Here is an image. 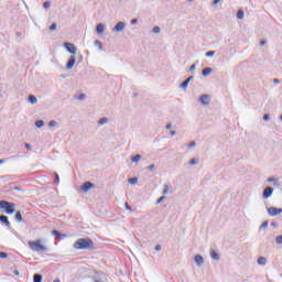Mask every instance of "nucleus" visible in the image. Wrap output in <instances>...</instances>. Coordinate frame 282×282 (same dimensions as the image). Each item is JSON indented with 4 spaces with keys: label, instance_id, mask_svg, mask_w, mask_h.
Masks as SVG:
<instances>
[{
    "label": "nucleus",
    "instance_id": "obj_46",
    "mask_svg": "<svg viewBox=\"0 0 282 282\" xmlns=\"http://www.w3.org/2000/svg\"><path fill=\"white\" fill-rule=\"evenodd\" d=\"M54 30H56V23H52L50 26L51 32H54Z\"/></svg>",
    "mask_w": 282,
    "mask_h": 282
},
{
    "label": "nucleus",
    "instance_id": "obj_23",
    "mask_svg": "<svg viewBox=\"0 0 282 282\" xmlns=\"http://www.w3.org/2000/svg\"><path fill=\"white\" fill-rule=\"evenodd\" d=\"M109 122V119L107 117L100 118L98 121V124L102 126V124H107Z\"/></svg>",
    "mask_w": 282,
    "mask_h": 282
},
{
    "label": "nucleus",
    "instance_id": "obj_59",
    "mask_svg": "<svg viewBox=\"0 0 282 282\" xmlns=\"http://www.w3.org/2000/svg\"><path fill=\"white\" fill-rule=\"evenodd\" d=\"M271 226H272L273 228H276L279 225H278L276 223H271Z\"/></svg>",
    "mask_w": 282,
    "mask_h": 282
},
{
    "label": "nucleus",
    "instance_id": "obj_47",
    "mask_svg": "<svg viewBox=\"0 0 282 282\" xmlns=\"http://www.w3.org/2000/svg\"><path fill=\"white\" fill-rule=\"evenodd\" d=\"M197 68L196 64H192L189 67V72H195V69Z\"/></svg>",
    "mask_w": 282,
    "mask_h": 282
},
{
    "label": "nucleus",
    "instance_id": "obj_51",
    "mask_svg": "<svg viewBox=\"0 0 282 282\" xmlns=\"http://www.w3.org/2000/svg\"><path fill=\"white\" fill-rule=\"evenodd\" d=\"M24 147H25V149H26L28 151H30V150L32 149V145H31L30 143H25Z\"/></svg>",
    "mask_w": 282,
    "mask_h": 282
},
{
    "label": "nucleus",
    "instance_id": "obj_2",
    "mask_svg": "<svg viewBox=\"0 0 282 282\" xmlns=\"http://www.w3.org/2000/svg\"><path fill=\"white\" fill-rule=\"evenodd\" d=\"M0 210H3L6 215H14V213H17V204L8 200H0Z\"/></svg>",
    "mask_w": 282,
    "mask_h": 282
},
{
    "label": "nucleus",
    "instance_id": "obj_40",
    "mask_svg": "<svg viewBox=\"0 0 282 282\" xmlns=\"http://www.w3.org/2000/svg\"><path fill=\"white\" fill-rule=\"evenodd\" d=\"M58 124V122L54 121V120H51L48 122V127H56Z\"/></svg>",
    "mask_w": 282,
    "mask_h": 282
},
{
    "label": "nucleus",
    "instance_id": "obj_54",
    "mask_svg": "<svg viewBox=\"0 0 282 282\" xmlns=\"http://www.w3.org/2000/svg\"><path fill=\"white\" fill-rule=\"evenodd\" d=\"M176 134H177V131H175V130H172V131L170 132V135H171V137L176 135Z\"/></svg>",
    "mask_w": 282,
    "mask_h": 282
},
{
    "label": "nucleus",
    "instance_id": "obj_64",
    "mask_svg": "<svg viewBox=\"0 0 282 282\" xmlns=\"http://www.w3.org/2000/svg\"><path fill=\"white\" fill-rule=\"evenodd\" d=\"M280 120H281V122H282V115L280 116Z\"/></svg>",
    "mask_w": 282,
    "mask_h": 282
},
{
    "label": "nucleus",
    "instance_id": "obj_28",
    "mask_svg": "<svg viewBox=\"0 0 282 282\" xmlns=\"http://www.w3.org/2000/svg\"><path fill=\"white\" fill-rule=\"evenodd\" d=\"M206 58H213L215 56V51H209L205 53Z\"/></svg>",
    "mask_w": 282,
    "mask_h": 282
},
{
    "label": "nucleus",
    "instance_id": "obj_19",
    "mask_svg": "<svg viewBox=\"0 0 282 282\" xmlns=\"http://www.w3.org/2000/svg\"><path fill=\"white\" fill-rule=\"evenodd\" d=\"M33 282H43V275L41 273H35L33 275Z\"/></svg>",
    "mask_w": 282,
    "mask_h": 282
},
{
    "label": "nucleus",
    "instance_id": "obj_17",
    "mask_svg": "<svg viewBox=\"0 0 282 282\" xmlns=\"http://www.w3.org/2000/svg\"><path fill=\"white\" fill-rule=\"evenodd\" d=\"M257 263L258 265H265V263H268V259L265 257H259Z\"/></svg>",
    "mask_w": 282,
    "mask_h": 282
},
{
    "label": "nucleus",
    "instance_id": "obj_32",
    "mask_svg": "<svg viewBox=\"0 0 282 282\" xmlns=\"http://www.w3.org/2000/svg\"><path fill=\"white\" fill-rule=\"evenodd\" d=\"M268 182L273 184V186H276V184H278L276 178H274V177H269Z\"/></svg>",
    "mask_w": 282,
    "mask_h": 282
},
{
    "label": "nucleus",
    "instance_id": "obj_21",
    "mask_svg": "<svg viewBox=\"0 0 282 282\" xmlns=\"http://www.w3.org/2000/svg\"><path fill=\"white\" fill-rule=\"evenodd\" d=\"M210 257L214 259V261H219V253H217V251L213 250L210 252Z\"/></svg>",
    "mask_w": 282,
    "mask_h": 282
},
{
    "label": "nucleus",
    "instance_id": "obj_34",
    "mask_svg": "<svg viewBox=\"0 0 282 282\" xmlns=\"http://www.w3.org/2000/svg\"><path fill=\"white\" fill-rule=\"evenodd\" d=\"M275 243H278V246H281V243H282V235H280V236H278L275 238Z\"/></svg>",
    "mask_w": 282,
    "mask_h": 282
},
{
    "label": "nucleus",
    "instance_id": "obj_35",
    "mask_svg": "<svg viewBox=\"0 0 282 282\" xmlns=\"http://www.w3.org/2000/svg\"><path fill=\"white\" fill-rule=\"evenodd\" d=\"M237 19H239V20L243 19V10H239L237 12Z\"/></svg>",
    "mask_w": 282,
    "mask_h": 282
},
{
    "label": "nucleus",
    "instance_id": "obj_55",
    "mask_svg": "<svg viewBox=\"0 0 282 282\" xmlns=\"http://www.w3.org/2000/svg\"><path fill=\"white\" fill-rule=\"evenodd\" d=\"M12 191H22L20 186L12 187Z\"/></svg>",
    "mask_w": 282,
    "mask_h": 282
},
{
    "label": "nucleus",
    "instance_id": "obj_18",
    "mask_svg": "<svg viewBox=\"0 0 282 282\" xmlns=\"http://www.w3.org/2000/svg\"><path fill=\"white\" fill-rule=\"evenodd\" d=\"M53 177H54V184L55 186H58V184H61V176H58L57 172L53 173Z\"/></svg>",
    "mask_w": 282,
    "mask_h": 282
},
{
    "label": "nucleus",
    "instance_id": "obj_3",
    "mask_svg": "<svg viewBox=\"0 0 282 282\" xmlns=\"http://www.w3.org/2000/svg\"><path fill=\"white\" fill-rule=\"evenodd\" d=\"M41 243H42V241H41V239H39L35 241H29L28 246H29V248H31V250H33V252H48L50 249Z\"/></svg>",
    "mask_w": 282,
    "mask_h": 282
},
{
    "label": "nucleus",
    "instance_id": "obj_48",
    "mask_svg": "<svg viewBox=\"0 0 282 282\" xmlns=\"http://www.w3.org/2000/svg\"><path fill=\"white\" fill-rule=\"evenodd\" d=\"M272 83H274L275 85H279V84L281 83V79H279V78H273V79H272Z\"/></svg>",
    "mask_w": 282,
    "mask_h": 282
},
{
    "label": "nucleus",
    "instance_id": "obj_25",
    "mask_svg": "<svg viewBox=\"0 0 282 282\" xmlns=\"http://www.w3.org/2000/svg\"><path fill=\"white\" fill-rule=\"evenodd\" d=\"M141 160H142V155H141V154H137V155H134V156L131 159V161L134 162V163H137V162H139V161H141Z\"/></svg>",
    "mask_w": 282,
    "mask_h": 282
},
{
    "label": "nucleus",
    "instance_id": "obj_12",
    "mask_svg": "<svg viewBox=\"0 0 282 282\" xmlns=\"http://www.w3.org/2000/svg\"><path fill=\"white\" fill-rule=\"evenodd\" d=\"M52 235L53 237H55L56 239H65V237H67V235L62 234L61 231L54 229L52 230Z\"/></svg>",
    "mask_w": 282,
    "mask_h": 282
},
{
    "label": "nucleus",
    "instance_id": "obj_58",
    "mask_svg": "<svg viewBox=\"0 0 282 282\" xmlns=\"http://www.w3.org/2000/svg\"><path fill=\"white\" fill-rule=\"evenodd\" d=\"M13 274H14L15 276H19V274H20V273H19V270H14V271H13Z\"/></svg>",
    "mask_w": 282,
    "mask_h": 282
},
{
    "label": "nucleus",
    "instance_id": "obj_29",
    "mask_svg": "<svg viewBox=\"0 0 282 282\" xmlns=\"http://www.w3.org/2000/svg\"><path fill=\"white\" fill-rule=\"evenodd\" d=\"M128 182H129V184H138V177H130L129 180H128Z\"/></svg>",
    "mask_w": 282,
    "mask_h": 282
},
{
    "label": "nucleus",
    "instance_id": "obj_9",
    "mask_svg": "<svg viewBox=\"0 0 282 282\" xmlns=\"http://www.w3.org/2000/svg\"><path fill=\"white\" fill-rule=\"evenodd\" d=\"M199 102H202L203 105H210V95L208 94H203L199 97Z\"/></svg>",
    "mask_w": 282,
    "mask_h": 282
},
{
    "label": "nucleus",
    "instance_id": "obj_56",
    "mask_svg": "<svg viewBox=\"0 0 282 282\" xmlns=\"http://www.w3.org/2000/svg\"><path fill=\"white\" fill-rule=\"evenodd\" d=\"M263 45H265V40H262V41L260 42V47H263Z\"/></svg>",
    "mask_w": 282,
    "mask_h": 282
},
{
    "label": "nucleus",
    "instance_id": "obj_45",
    "mask_svg": "<svg viewBox=\"0 0 282 282\" xmlns=\"http://www.w3.org/2000/svg\"><path fill=\"white\" fill-rule=\"evenodd\" d=\"M86 98V95L85 94H80L78 97H77V100H85Z\"/></svg>",
    "mask_w": 282,
    "mask_h": 282
},
{
    "label": "nucleus",
    "instance_id": "obj_53",
    "mask_svg": "<svg viewBox=\"0 0 282 282\" xmlns=\"http://www.w3.org/2000/svg\"><path fill=\"white\" fill-rule=\"evenodd\" d=\"M165 129H167V130L173 129V124H172V123H167V124L165 126Z\"/></svg>",
    "mask_w": 282,
    "mask_h": 282
},
{
    "label": "nucleus",
    "instance_id": "obj_52",
    "mask_svg": "<svg viewBox=\"0 0 282 282\" xmlns=\"http://www.w3.org/2000/svg\"><path fill=\"white\" fill-rule=\"evenodd\" d=\"M130 23H131V25H137L138 19H132Z\"/></svg>",
    "mask_w": 282,
    "mask_h": 282
},
{
    "label": "nucleus",
    "instance_id": "obj_36",
    "mask_svg": "<svg viewBox=\"0 0 282 282\" xmlns=\"http://www.w3.org/2000/svg\"><path fill=\"white\" fill-rule=\"evenodd\" d=\"M189 164H191V166H194V164H199V160L192 159V160H189Z\"/></svg>",
    "mask_w": 282,
    "mask_h": 282
},
{
    "label": "nucleus",
    "instance_id": "obj_1",
    "mask_svg": "<svg viewBox=\"0 0 282 282\" xmlns=\"http://www.w3.org/2000/svg\"><path fill=\"white\" fill-rule=\"evenodd\" d=\"M74 250H87L88 252H91L93 250H96V245L94 243V240L89 237L85 238H78L73 243Z\"/></svg>",
    "mask_w": 282,
    "mask_h": 282
},
{
    "label": "nucleus",
    "instance_id": "obj_61",
    "mask_svg": "<svg viewBox=\"0 0 282 282\" xmlns=\"http://www.w3.org/2000/svg\"><path fill=\"white\" fill-rule=\"evenodd\" d=\"M0 164H6V160H0Z\"/></svg>",
    "mask_w": 282,
    "mask_h": 282
},
{
    "label": "nucleus",
    "instance_id": "obj_60",
    "mask_svg": "<svg viewBox=\"0 0 282 282\" xmlns=\"http://www.w3.org/2000/svg\"><path fill=\"white\" fill-rule=\"evenodd\" d=\"M193 78H195L194 76H189L186 80H188V83H191V80H193Z\"/></svg>",
    "mask_w": 282,
    "mask_h": 282
},
{
    "label": "nucleus",
    "instance_id": "obj_14",
    "mask_svg": "<svg viewBox=\"0 0 282 282\" xmlns=\"http://www.w3.org/2000/svg\"><path fill=\"white\" fill-rule=\"evenodd\" d=\"M210 74H213L212 67H206L202 70V76H204V78H206L207 76H210Z\"/></svg>",
    "mask_w": 282,
    "mask_h": 282
},
{
    "label": "nucleus",
    "instance_id": "obj_33",
    "mask_svg": "<svg viewBox=\"0 0 282 282\" xmlns=\"http://www.w3.org/2000/svg\"><path fill=\"white\" fill-rule=\"evenodd\" d=\"M268 225H269L268 220H264V221L261 224V226H260V230H263V229L268 228Z\"/></svg>",
    "mask_w": 282,
    "mask_h": 282
},
{
    "label": "nucleus",
    "instance_id": "obj_20",
    "mask_svg": "<svg viewBox=\"0 0 282 282\" xmlns=\"http://www.w3.org/2000/svg\"><path fill=\"white\" fill-rule=\"evenodd\" d=\"M29 102L31 105H36V102H39V100L36 99V96L34 95H29Z\"/></svg>",
    "mask_w": 282,
    "mask_h": 282
},
{
    "label": "nucleus",
    "instance_id": "obj_10",
    "mask_svg": "<svg viewBox=\"0 0 282 282\" xmlns=\"http://www.w3.org/2000/svg\"><path fill=\"white\" fill-rule=\"evenodd\" d=\"M74 65H76V57L75 56H70L67 61V64H66V69H73L74 68Z\"/></svg>",
    "mask_w": 282,
    "mask_h": 282
},
{
    "label": "nucleus",
    "instance_id": "obj_62",
    "mask_svg": "<svg viewBox=\"0 0 282 282\" xmlns=\"http://www.w3.org/2000/svg\"><path fill=\"white\" fill-rule=\"evenodd\" d=\"M53 282H61V280L56 279V280H54Z\"/></svg>",
    "mask_w": 282,
    "mask_h": 282
},
{
    "label": "nucleus",
    "instance_id": "obj_26",
    "mask_svg": "<svg viewBox=\"0 0 282 282\" xmlns=\"http://www.w3.org/2000/svg\"><path fill=\"white\" fill-rule=\"evenodd\" d=\"M188 84H189V82H188L187 79H185V80L180 85L181 89H186V88L188 87Z\"/></svg>",
    "mask_w": 282,
    "mask_h": 282
},
{
    "label": "nucleus",
    "instance_id": "obj_63",
    "mask_svg": "<svg viewBox=\"0 0 282 282\" xmlns=\"http://www.w3.org/2000/svg\"><path fill=\"white\" fill-rule=\"evenodd\" d=\"M79 61H83V55H79Z\"/></svg>",
    "mask_w": 282,
    "mask_h": 282
},
{
    "label": "nucleus",
    "instance_id": "obj_37",
    "mask_svg": "<svg viewBox=\"0 0 282 282\" xmlns=\"http://www.w3.org/2000/svg\"><path fill=\"white\" fill-rule=\"evenodd\" d=\"M147 171H150V173H153V171H155V165L151 164L150 166L147 167Z\"/></svg>",
    "mask_w": 282,
    "mask_h": 282
},
{
    "label": "nucleus",
    "instance_id": "obj_6",
    "mask_svg": "<svg viewBox=\"0 0 282 282\" xmlns=\"http://www.w3.org/2000/svg\"><path fill=\"white\" fill-rule=\"evenodd\" d=\"M274 193V188L268 186L262 192L263 199H269V197H272V194Z\"/></svg>",
    "mask_w": 282,
    "mask_h": 282
},
{
    "label": "nucleus",
    "instance_id": "obj_16",
    "mask_svg": "<svg viewBox=\"0 0 282 282\" xmlns=\"http://www.w3.org/2000/svg\"><path fill=\"white\" fill-rule=\"evenodd\" d=\"M96 32H97V34H104L105 33V24H102V23L97 24Z\"/></svg>",
    "mask_w": 282,
    "mask_h": 282
},
{
    "label": "nucleus",
    "instance_id": "obj_49",
    "mask_svg": "<svg viewBox=\"0 0 282 282\" xmlns=\"http://www.w3.org/2000/svg\"><path fill=\"white\" fill-rule=\"evenodd\" d=\"M219 3H221V0H214L213 3H212V6L215 7V6L219 4Z\"/></svg>",
    "mask_w": 282,
    "mask_h": 282
},
{
    "label": "nucleus",
    "instance_id": "obj_5",
    "mask_svg": "<svg viewBox=\"0 0 282 282\" xmlns=\"http://www.w3.org/2000/svg\"><path fill=\"white\" fill-rule=\"evenodd\" d=\"M95 187H96V185L94 183L85 182V183H83L80 188H82L83 193H89V191H91V188H95Z\"/></svg>",
    "mask_w": 282,
    "mask_h": 282
},
{
    "label": "nucleus",
    "instance_id": "obj_8",
    "mask_svg": "<svg viewBox=\"0 0 282 282\" xmlns=\"http://www.w3.org/2000/svg\"><path fill=\"white\" fill-rule=\"evenodd\" d=\"M124 28H127V23H124L122 21H119V22H117V24L112 29V32H123Z\"/></svg>",
    "mask_w": 282,
    "mask_h": 282
},
{
    "label": "nucleus",
    "instance_id": "obj_38",
    "mask_svg": "<svg viewBox=\"0 0 282 282\" xmlns=\"http://www.w3.org/2000/svg\"><path fill=\"white\" fill-rule=\"evenodd\" d=\"M0 259H8V252L0 251Z\"/></svg>",
    "mask_w": 282,
    "mask_h": 282
},
{
    "label": "nucleus",
    "instance_id": "obj_50",
    "mask_svg": "<svg viewBox=\"0 0 282 282\" xmlns=\"http://www.w3.org/2000/svg\"><path fill=\"white\" fill-rule=\"evenodd\" d=\"M154 250H156V252H160V250H162V246L161 245H156Z\"/></svg>",
    "mask_w": 282,
    "mask_h": 282
},
{
    "label": "nucleus",
    "instance_id": "obj_41",
    "mask_svg": "<svg viewBox=\"0 0 282 282\" xmlns=\"http://www.w3.org/2000/svg\"><path fill=\"white\" fill-rule=\"evenodd\" d=\"M93 281L94 282H105V281H102V278H98V276H94Z\"/></svg>",
    "mask_w": 282,
    "mask_h": 282
},
{
    "label": "nucleus",
    "instance_id": "obj_27",
    "mask_svg": "<svg viewBox=\"0 0 282 282\" xmlns=\"http://www.w3.org/2000/svg\"><path fill=\"white\" fill-rule=\"evenodd\" d=\"M95 45L102 52V50H104L102 42H100L99 40H96Z\"/></svg>",
    "mask_w": 282,
    "mask_h": 282
},
{
    "label": "nucleus",
    "instance_id": "obj_43",
    "mask_svg": "<svg viewBox=\"0 0 282 282\" xmlns=\"http://www.w3.org/2000/svg\"><path fill=\"white\" fill-rule=\"evenodd\" d=\"M163 199H166V196H161L158 198L156 204H162Z\"/></svg>",
    "mask_w": 282,
    "mask_h": 282
},
{
    "label": "nucleus",
    "instance_id": "obj_30",
    "mask_svg": "<svg viewBox=\"0 0 282 282\" xmlns=\"http://www.w3.org/2000/svg\"><path fill=\"white\" fill-rule=\"evenodd\" d=\"M152 32H153V34H160V32H162V29H160V26H154L152 29Z\"/></svg>",
    "mask_w": 282,
    "mask_h": 282
},
{
    "label": "nucleus",
    "instance_id": "obj_7",
    "mask_svg": "<svg viewBox=\"0 0 282 282\" xmlns=\"http://www.w3.org/2000/svg\"><path fill=\"white\" fill-rule=\"evenodd\" d=\"M282 208H276V207H269L268 208V215L271 217H276V215H281Z\"/></svg>",
    "mask_w": 282,
    "mask_h": 282
},
{
    "label": "nucleus",
    "instance_id": "obj_11",
    "mask_svg": "<svg viewBox=\"0 0 282 282\" xmlns=\"http://www.w3.org/2000/svg\"><path fill=\"white\" fill-rule=\"evenodd\" d=\"M194 261L196 265H198V268H202V265H204V257H202V254H196L194 257Z\"/></svg>",
    "mask_w": 282,
    "mask_h": 282
},
{
    "label": "nucleus",
    "instance_id": "obj_22",
    "mask_svg": "<svg viewBox=\"0 0 282 282\" xmlns=\"http://www.w3.org/2000/svg\"><path fill=\"white\" fill-rule=\"evenodd\" d=\"M35 127H37V129H41L42 127H45V121H43L41 119L35 121Z\"/></svg>",
    "mask_w": 282,
    "mask_h": 282
},
{
    "label": "nucleus",
    "instance_id": "obj_31",
    "mask_svg": "<svg viewBox=\"0 0 282 282\" xmlns=\"http://www.w3.org/2000/svg\"><path fill=\"white\" fill-rule=\"evenodd\" d=\"M43 8H44L45 10L52 8V2L45 1V2L43 3Z\"/></svg>",
    "mask_w": 282,
    "mask_h": 282
},
{
    "label": "nucleus",
    "instance_id": "obj_57",
    "mask_svg": "<svg viewBox=\"0 0 282 282\" xmlns=\"http://www.w3.org/2000/svg\"><path fill=\"white\" fill-rule=\"evenodd\" d=\"M15 36H18V39H21L22 33H21V32H17V33H15Z\"/></svg>",
    "mask_w": 282,
    "mask_h": 282
},
{
    "label": "nucleus",
    "instance_id": "obj_44",
    "mask_svg": "<svg viewBox=\"0 0 282 282\" xmlns=\"http://www.w3.org/2000/svg\"><path fill=\"white\" fill-rule=\"evenodd\" d=\"M126 206V210H133V208L131 207V205H129V203H124Z\"/></svg>",
    "mask_w": 282,
    "mask_h": 282
},
{
    "label": "nucleus",
    "instance_id": "obj_4",
    "mask_svg": "<svg viewBox=\"0 0 282 282\" xmlns=\"http://www.w3.org/2000/svg\"><path fill=\"white\" fill-rule=\"evenodd\" d=\"M64 47L68 54H76L78 52V48L73 43L66 42L64 43Z\"/></svg>",
    "mask_w": 282,
    "mask_h": 282
},
{
    "label": "nucleus",
    "instance_id": "obj_13",
    "mask_svg": "<svg viewBox=\"0 0 282 282\" xmlns=\"http://www.w3.org/2000/svg\"><path fill=\"white\" fill-rule=\"evenodd\" d=\"M0 221H1V224H4V226H7V228H10L11 224H10V220L8 219V216L0 215Z\"/></svg>",
    "mask_w": 282,
    "mask_h": 282
},
{
    "label": "nucleus",
    "instance_id": "obj_39",
    "mask_svg": "<svg viewBox=\"0 0 282 282\" xmlns=\"http://www.w3.org/2000/svg\"><path fill=\"white\" fill-rule=\"evenodd\" d=\"M195 147H197V142H195V141L189 142L188 149H193Z\"/></svg>",
    "mask_w": 282,
    "mask_h": 282
},
{
    "label": "nucleus",
    "instance_id": "obj_42",
    "mask_svg": "<svg viewBox=\"0 0 282 282\" xmlns=\"http://www.w3.org/2000/svg\"><path fill=\"white\" fill-rule=\"evenodd\" d=\"M263 120H264V122H268V120H270V113H264Z\"/></svg>",
    "mask_w": 282,
    "mask_h": 282
},
{
    "label": "nucleus",
    "instance_id": "obj_15",
    "mask_svg": "<svg viewBox=\"0 0 282 282\" xmlns=\"http://www.w3.org/2000/svg\"><path fill=\"white\" fill-rule=\"evenodd\" d=\"M14 219L15 221H18V224H21V221H23V214H21V210L15 212Z\"/></svg>",
    "mask_w": 282,
    "mask_h": 282
},
{
    "label": "nucleus",
    "instance_id": "obj_24",
    "mask_svg": "<svg viewBox=\"0 0 282 282\" xmlns=\"http://www.w3.org/2000/svg\"><path fill=\"white\" fill-rule=\"evenodd\" d=\"M171 193H173V191H171ZM169 194H170V186L169 184H165L163 188V195H169Z\"/></svg>",
    "mask_w": 282,
    "mask_h": 282
}]
</instances>
